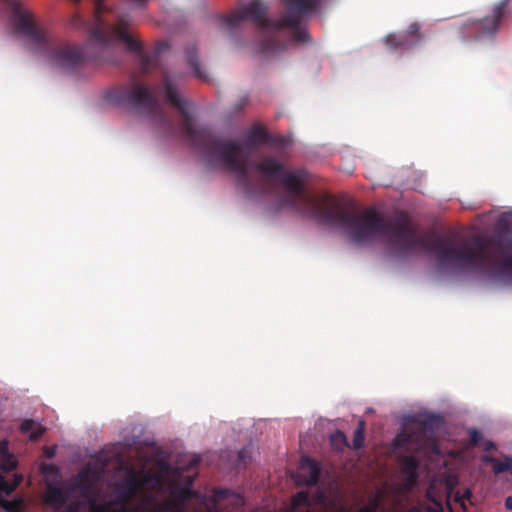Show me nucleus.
<instances>
[{"instance_id": "1", "label": "nucleus", "mask_w": 512, "mask_h": 512, "mask_svg": "<svg viewBox=\"0 0 512 512\" xmlns=\"http://www.w3.org/2000/svg\"><path fill=\"white\" fill-rule=\"evenodd\" d=\"M267 180L278 179L288 194L281 200L283 206L319 223L341 229L355 244H365L376 236H383L395 249L413 253L421 249L433 256L439 270L445 272L469 271V241L430 234L420 237L418 229L405 213L393 221L369 207L358 210L352 202L334 196H310L305 192L307 171L286 170L271 156L253 164Z\"/></svg>"}, {"instance_id": "2", "label": "nucleus", "mask_w": 512, "mask_h": 512, "mask_svg": "<svg viewBox=\"0 0 512 512\" xmlns=\"http://www.w3.org/2000/svg\"><path fill=\"white\" fill-rule=\"evenodd\" d=\"M163 86L166 100L175 107L181 119L176 127L173 119L162 108L155 88L131 81L109 90L108 103L130 109L148 117L153 125L166 136H175L177 131L192 146L198 148L211 165L235 174L238 184L247 193H254L256 186L250 175L251 163L237 140L222 139L207 127H197L190 113L191 103L182 97L177 85L165 74Z\"/></svg>"}, {"instance_id": "3", "label": "nucleus", "mask_w": 512, "mask_h": 512, "mask_svg": "<svg viewBox=\"0 0 512 512\" xmlns=\"http://www.w3.org/2000/svg\"><path fill=\"white\" fill-rule=\"evenodd\" d=\"M282 1L285 4L287 15L280 19L268 18V6L260 0H252L229 15L218 16L219 27L233 31L239 28L244 20L253 22L260 32L268 33L259 44V51L264 55L276 54L284 50V44L275 35L284 28L292 30V38L296 42H308L309 34L300 24L304 17L317 10L322 0Z\"/></svg>"}, {"instance_id": "4", "label": "nucleus", "mask_w": 512, "mask_h": 512, "mask_svg": "<svg viewBox=\"0 0 512 512\" xmlns=\"http://www.w3.org/2000/svg\"><path fill=\"white\" fill-rule=\"evenodd\" d=\"M5 1L14 32L34 53L47 57L54 65L69 72L76 71L84 63L85 53L80 46L64 43L47 28L37 25L33 15L17 1Z\"/></svg>"}, {"instance_id": "5", "label": "nucleus", "mask_w": 512, "mask_h": 512, "mask_svg": "<svg viewBox=\"0 0 512 512\" xmlns=\"http://www.w3.org/2000/svg\"><path fill=\"white\" fill-rule=\"evenodd\" d=\"M105 10L106 5L103 0H98L94 4L95 25L90 31V41L103 48H108L117 38L126 45L130 52L135 54L141 71L149 72L156 63V54H148L142 49L141 43L129 34V23L124 18H120L116 25L103 21L102 14Z\"/></svg>"}, {"instance_id": "6", "label": "nucleus", "mask_w": 512, "mask_h": 512, "mask_svg": "<svg viewBox=\"0 0 512 512\" xmlns=\"http://www.w3.org/2000/svg\"><path fill=\"white\" fill-rule=\"evenodd\" d=\"M511 1L500 0L492 6L491 15L464 23L461 26L463 37L475 39L494 37L499 30L503 18L508 14Z\"/></svg>"}, {"instance_id": "7", "label": "nucleus", "mask_w": 512, "mask_h": 512, "mask_svg": "<svg viewBox=\"0 0 512 512\" xmlns=\"http://www.w3.org/2000/svg\"><path fill=\"white\" fill-rule=\"evenodd\" d=\"M173 500L158 502L154 498H146L145 503L134 506L129 512H187L185 504L196 492L189 486H177L172 490Z\"/></svg>"}, {"instance_id": "8", "label": "nucleus", "mask_w": 512, "mask_h": 512, "mask_svg": "<svg viewBox=\"0 0 512 512\" xmlns=\"http://www.w3.org/2000/svg\"><path fill=\"white\" fill-rule=\"evenodd\" d=\"M441 417L435 414L427 415L419 423L417 431H402L394 439V446L397 448L409 447L416 445L418 449L422 448L428 440V433H433L434 430L440 425Z\"/></svg>"}, {"instance_id": "9", "label": "nucleus", "mask_w": 512, "mask_h": 512, "mask_svg": "<svg viewBox=\"0 0 512 512\" xmlns=\"http://www.w3.org/2000/svg\"><path fill=\"white\" fill-rule=\"evenodd\" d=\"M142 485L143 482L135 472L129 471L126 474L124 486L118 491L114 499V503L122 506L119 512H129L131 510V508L127 507V504L136 496Z\"/></svg>"}, {"instance_id": "10", "label": "nucleus", "mask_w": 512, "mask_h": 512, "mask_svg": "<svg viewBox=\"0 0 512 512\" xmlns=\"http://www.w3.org/2000/svg\"><path fill=\"white\" fill-rule=\"evenodd\" d=\"M247 142L250 145H256V144H264V143H271L274 145H285L286 140L284 138H281L279 140L272 139L269 134L266 132V130L259 125L255 124L253 125L246 135Z\"/></svg>"}, {"instance_id": "11", "label": "nucleus", "mask_w": 512, "mask_h": 512, "mask_svg": "<svg viewBox=\"0 0 512 512\" xmlns=\"http://www.w3.org/2000/svg\"><path fill=\"white\" fill-rule=\"evenodd\" d=\"M399 462L403 474L410 485H415L418 480L419 461L415 455L400 456Z\"/></svg>"}, {"instance_id": "12", "label": "nucleus", "mask_w": 512, "mask_h": 512, "mask_svg": "<svg viewBox=\"0 0 512 512\" xmlns=\"http://www.w3.org/2000/svg\"><path fill=\"white\" fill-rule=\"evenodd\" d=\"M68 500V495L62 487L54 486L51 484L47 485L45 502L56 508L63 507Z\"/></svg>"}, {"instance_id": "13", "label": "nucleus", "mask_w": 512, "mask_h": 512, "mask_svg": "<svg viewBox=\"0 0 512 512\" xmlns=\"http://www.w3.org/2000/svg\"><path fill=\"white\" fill-rule=\"evenodd\" d=\"M301 469L302 471L307 470V473L305 474L306 485L315 486L318 484L321 475V469L315 460L310 458L304 459Z\"/></svg>"}, {"instance_id": "14", "label": "nucleus", "mask_w": 512, "mask_h": 512, "mask_svg": "<svg viewBox=\"0 0 512 512\" xmlns=\"http://www.w3.org/2000/svg\"><path fill=\"white\" fill-rule=\"evenodd\" d=\"M186 61L191 66L195 77L198 79L208 82L209 75L197 59L196 50L194 47H188L186 49Z\"/></svg>"}, {"instance_id": "15", "label": "nucleus", "mask_w": 512, "mask_h": 512, "mask_svg": "<svg viewBox=\"0 0 512 512\" xmlns=\"http://www.w3.org/2000/svg\"><path fill=\"white\" fill-rule=\"evenodd\" d=\"M45 427L41 424L36 423L32 419H25L20 425V431L22 434H28L31 441H37L45 433Z\"/></svg>"}, {"instance_id": "16", "label": "nucleus", "mask_w": 512, "mask_h": 512, "mask_svg": "<svg viewBox=\"0 0 512 512\" xmlns=\"http://www.w3.org/2000/svg\"><path fill=\"white\" fill-rule=\"evenodd\" d=\"M17 466L15 457L8 453L5 444H0V469L3 472L9 473Z\"/></svg>"}, {"instance_id": "17", "label": "nucleus", "mask_w": 512, "mask_h": 512, "mask_svg": "<svg viewBox=\"0 0 512 512\" xmlns=\"http://www.w3.org/2000/svg\"><path fill=\"white\" fill-rule=\"evenodd\" d=\"M426 497L430 503L420 504L418 507H413L409 512H442L443 505L441 500L432 498V493L430 491H427Z\"/></svg>"}, {"instance_id": "18", "label": "nucleus", "mask_w": 512, "mask_h": 512, "mask_svg": "<svg viewBox=\"0 0 512 512\" xmlns=\"http://www.w3.org/2000/svg\"><path fill=\"white\" fill-rule=\"evenodd\" d=\"M385 43L393 50L410 49L409 39L403 35L389 34L385 38Z\"/></svg>"}, {"instance_id": "19", "label": "nucleus", "mask_w": 512, "mask_h": 512, "mask_svg": "<svg viewBox=\"0 0 512 512\" xmlns=\"http://www.w3.org/2000/svg\"><path fill=\"white\" fill-rule=\"evenodd\" d=\"M404 36H406L407 39L412 38V40H409V44L411 45V47L420 43L424 39V36L420 33V24L417 22L411 23L407 27Z\"/></svg>"}, {"instance_id": "20", "label": "nucleus", "mask_w": 512, "mask_h": 512, "mask_svg": "<svg viewBox=\"0 0 512 512\" xmlns=\"http://www.w3.org/2000/svg\"><path fill=\"white\" fill-rule=\"evenodd\" d=\"M493 472L496 475L509 472L512 474V457H505L503 461L497 460L496 465L493 467Z\"/></svg>"}, {"instance_id": "21", "label": "nucleus", "mask_w": 512, "mask_h": 512, "mask_svg": "<svg viewBox=\"0 0 512 512\" xmlns=\"http://www.w3.org/2000/svg\"><path fill=\"white\" fill-rule=\"evenodd\" d=\"M352 443H353L354 449L357 450V449L362 448V446L364 444V422L363 421L359 422L358 427L354 431Z\"/></svg>"}, {"instance_id": "22", "label": "nucleus", "mask_w": 512, "mask_h": 512, "mask_svg": "<svg viewBox=\"0 0 512 512\" xmlns=\"http://www.w3.org/2000/svg\"><path fill=\"white\" fill-rule=\"evenodd\" d=\"M292 502H293V505L295 507H298V506H307L308 507V506H310L309 495L305 491L297 492L293 496Z\"/></svg>"}, {"instance_id": "23", "label": "nucleus", "mask_w": 512, "mask_h": 512, "mask_svg": "<svg viewBox=\"0 0 512 512\" xmlns=\"http://www.w3.org/2000/svg\"><path fill=\"white\" fill-rule=\"evenodd\" d=\"M469 441L471 446H478L482 441V434L476 429L469 430Z\"/></svg>"}, {"instance_id": "24", "label": "nucleus", "mask_w": 512, "mask_h": 512, "mask_svg": "<svg viewBox=\"0 0 512 512\" xmlns=\"http://www.w3.org/2000/svg\"><path fill=\"white\" fill-rule=\"evenodd\" d=\"M379 501L377 498L370 500V502L361 507L357 512H378Z\"/></svg>"}, {"instance_id": "25", "label": "nucleus", "mask_w": 512, "mask_h": 512, "mask_svg": "<svg viewBox=\"0 0 512 512\" xmlns=\"http://www.w3.org/2000/svg\"><path fill=\"white\" fill-rule=\"evenodd\" d=\"M331 441L332 442L340 441L343 444H347L346 436L342 432H337L336 434L332 435Z\"/></svg>"}, {"instance_id": "26", "label": "nucleus", "mask_w": 512, "mask_h": 512, "mask_svg": "<svg viewBox=\"0 0 512 512\" xmlns=\"http://www.w3.org/2000/svg\"><path fill=\"white\" fill-rule=\"evenodd\" d=\"M248 458V449L243 448L238 452V461L241 464H246V459Z\"/></svg>"}, {"instance_id": "27", "label": "nucleus", "mask_w": 512, "mask_h": 512, "mask_svg": "<svg viewBox=\"0 0 512 512\" xmlns=\"http://www.w3.org/2000/svg\"><path fill=\"white\" fill-rule=\"evenodd\" d=\"M481 460L482 462L484 463H490L492 464V468L496 465V462H497V458H495L494 456H491V455H483L481 457Z\"/></svg>"}, {"instance_id": "28", "label": "nucleus", "mask_w": 512, "mask_h": 512, "mask_svg": "<svg viewBox=\"0 0 512 512\" xmlns=\"http://www.w3.org/2000/svg\"><path fill=\"white\" fill-rule=\"evenodd\" d=\"M482 448L484 451H491V450L495 449V444L490 440H486V441H484Z\"/></svg>"}, {"instance_id": "29", "label": "nucleus", "mask_w": 512, "mask_h": 512, "mask_svg": "<svg viewBox=\"0 0 512 512\" xmlns=\"http://www.w3.org/2000/svg\"><path fill=\"white\" fill-rule=\"evenodd\" d=\"M64 512H79L78 507L74 504H70L66 507Z\"/></svg>"}, {"instance_id": "30", "label": "nucleus", "mask_w": 512, "mask_h": 512, "mask_svg": "<svg viewBox=\"0 0 512 512\" xmlns=\"http://www.w3.org/2000/svg\"><path fill=\"white\" fill-rule=\"evenodd\" d=\"M248 102V98L247 97H243L241 100H240V103L239 105L237 106V110H240L242 109Z\"/></svg>"}, {"instance_id": "31", "label": "nucleus", "mask_w": 512, "mask_h": 512, "mask_svg": "<svg viewBox=\"0 0 512 512\" xmlns=\"http://www.w3.org/2000/svg\"><path fill=\"white\" fill-rule=\"evenodd\" d=\"M505 507L509 510L512 509V497L509 496L505 499Z\"/></svg>"}, {"instance_id": "32", "label": "nucleus", "mask_w": 512, "mask_h": 512, "mask_svg": "<svg viewBox=\"0 0 512 512\" xmlns=\"http://www.w3.org/2000/svg\"><path fill=\"white\" fill-rule=\"evenodd\" d=\"M228 493V490H221L216 492V496L224 497Z\"/></svg>"}, {"instance_id": "33", "label": "nucleus", "mask_w": 512, "mask_h": 512, "mask_svg": "<svg viewBox=\"0 0 512 512\" xmlns=\"http://www.w3.org/2000/svg\"><path fill=\"white\" fill-rule=\"evenodd\" d=\"M199 463V458H193L191 461V466H195Z\"/></svg>"}, {"instance_id": "34", "label": "nucleus", "mask_w": 512, "mask_h": 512, "mask_svg": "<svg viewBox=\"0 0 512 512\" xmlns=\"http://www.w3.org/2000/svg\"><path fill=\"white\" fill-rule=\"evenodd\" d=\"M168 44L166 42H161L159 43V47H158V50L160 51L163 47H167Z\"/></svg>"}, {"instance_id": "35", "label": "nucleus", "mask_w": 512, "mask_h": 512, "mask_svg": "<svg viewBox=\"0 0 512 512\" xmlns=\"http://www.w3.org/2000/svg\"><path fill=\"white\" fill-rule=\"evenodd\" d=\"M149 478H150V476L147 474V475L145 476V481H148V480H149Z\"/></svg>"}, {"instance_id": "36", "label": "nucleus", "mask_w": 512, "mask_h": 512, "mask_svg": "<svg viewBox=\"0 0 512 512\" xmlns=\"http://www.w3.org/2000/svg\"><path fill=\"white\" fill-rule=\"evenodd\" d=\"M306 512H313V511L307 510Z\"/></svg>"}]
</instances>
